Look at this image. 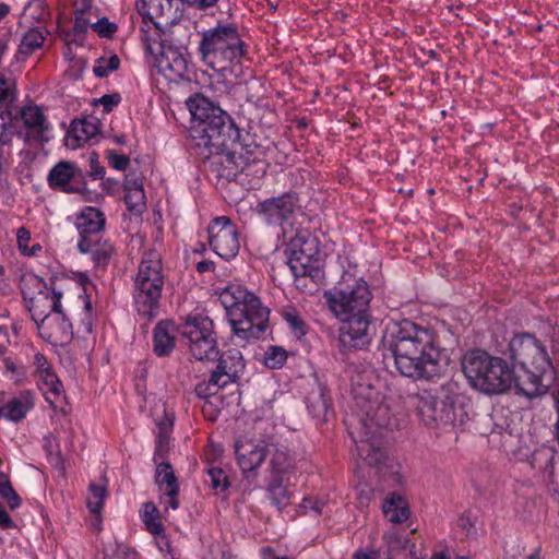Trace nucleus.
Wrapping results in <instances>:
<instances>
[{"mask_svg": "<svg viewBox=\"0 0 559 559\" xmlns=\"http://www.w3.org/2000/svg\"><path fill=\"white\" fill-rule=\"evenodd\" d=\"M329 309L343 321L340 341L346 348L361 349L371 342L369 302L371 293L365 282H355L350 288L324 293Z\"/></svg>", "mask_w": 559, "mask_h": 559, "instance_id": "obj_1", "label": "nucleus"}, {"mask_svg": "<svg viewBox=\"0 0 559 559\" xmlns=\"http://www.w3.org/2000/svg\"><path fill=\"white\" fill-rule=\"evenodd\" d=\"M510 358L524 371L516 381L518 390L532 399L546 392L543 378L554 371L551 358L542 343L532 334L522 333L513 336L509 343Z\"/></svg>", "mask_w": 559, "mask_h": 559, "instance_id": "obj_2", "label": "nucleus"}, {"mask_svg": "<svg viewBox=\"0 0 559 559\" xmlns=\"http://www.w3.org/2000/svg\"><path fill=\"white\" fill-rule=\"evenodd\" d=\"M413 401L420 423L429 428L462 425L467 419L463 396L453 382L441 385L436 392L423 390Z\"/></svg>", "mask_w": 559, "mask_h": 559, "instance_id": "obj_3", "label": "nucleus"}, {"mask_svg": "<svg viewBox=\"0 0 559 559\" xmlns=\"http://www.w3.org/2000/svg\"><path fill=\"white\" fill-rule=\"evenodd\" d=\"M234 332L243 340L259 338L265 331L270 311L246 288L233 285L221 294Z\"/></svg>", "mask_w": 559, "mask_h": 559, "instance_id": "obj_4", "label": "nucleus"}, {"mask_svg": "<svg viewBox=\"0 0 559 559\" xmlns=\"http://www.w3.org/2000/svg\"><path fill=\"white\" fill-rule=\"evenodd\" d=\"M462 370L469 384L486 394L503 393L513 380L512 371L502 358L479 349L463 356Z\"/></svg>", "mask_w": 559, "mask_h": 559, "instance_id": "obj_5", "label": "nucleus"}, {"mask_svg": "<svg viewBox=\"0 0 559 559\" xmlns=\"http://www.w3.org/2000/svg\"><path fill=\"white\" fill-rule=\"evenodd\" d=\"M357 404L362 412L359 419V439L355 440L357 452L369 466H378L385 457V453L380 447L379 437H381L382 429L391 427L389 408L386 405L370 401L369 395L366 403L357 402Z\"/></svg>", "mask_w": 559, "mask_h": 559, "instance_id": "obj_6", "label": "nucleus"}, {"mask_svg": "<svg viewBox=\"0 0 559 559\" xmlns=\"http://www.w3.org/2000/svg\"><path fill=\"white\" fill-rule=\"evenodd\" d=\"M202 61L217 71H225L243 56V44L235 27L225 25L202 34L199 44Z\"/></svg>", "mask_w": 559, "mask_h": 559, "instance_id": "obj_7", "label": "nucleus"}, {"mask_svg": "<svg viewBox=\"0 0 559 559\" xmlns=\"http://www.w3.org/2000/svg\"><path fill=\"white\" fill-rule=\"evenodd\" d=\"M21 289L38 329L59 322L62 293L48 286L39 276L28 273L21 280Z\"/></svg>", "mask_w": 559, "mask_h": 559, "instance_id": "obj_8", "label": "nucleus"}, {"mask_svg": "<svg viewBox=\"0 0 559 559\" xmlns=\"http://www.w3.org/2000/svg\"><path fill=\"white\" fill-rule=\"evenodd\" d=\"M289 252L287 263L297 282L319 276L318 240L308 230H298L289 240Z\"/></svg>", "mask_w": 559, "mask_h": 559, "instance_id": "obj_9", "label": "nucleus"}, {"mask_svg": "<svg viewBox=\"0 0 559 559\" xmlns=\"http://www.w3.org/2000/svg\"><path fill=\"white\" fill-rule=\"evenodd\" d=\"M392 355L397 371L404 377L431 380L442 372L438 347H433V350H428L427 347L403 352L400 349Z\"/></svg>", "mask_w": 559, "mask_h": 559, "instance_id": "obj_10", "label": "nucleus"}, {"mask_svg": "<svg viewBox=\"0 0 559 559\" xmlns=\"http://www.w3.org/2000/svg\"><path fill=\"white\" fill-rule=\"evenodd\" d=\"M386 343L392 354L400 349L403 352L427 347L428 350H433V347H437L433 332L409 320H403L389 328Z\"/></svg>", "mask_w": 559, "mask_h": 559, "instance_id": "obj_11", "label": "nucleus"}, {"mask_svg": "<svg viewBox=\"0 0 559 559\" xmlns=\"http://www.w3.org/2000/svg\"><path fill=\"white\" fill-rule=\"evenodd\" d=\"M194 138L199 139L198 146H203L210 154L227 145L230 138L231 123L228 116L219 108V114H212L203 123L193 126Z\"/></svg>", "mask_w": 559, "mask_h": 559, "instance_id": "obj_12", "label": "nucleus"}, {"mask_svg": "<svg viewBox=\"0 0 559 559\" xmlns=\"http://www.w3.org/2000/svg\"><path fill=\"white\" fill-rule=\"evenodd\" d=\"M243 369L242 358L239 353L223 355L207 382L199 383L195 388L200 396H213L219 389L233 383Z\"/></svg>", "mask_w": 559, "mask_h": 559, "instance_id": "obj_13", "label": "nucleus"}, {"mask_svg": "<svg viewBox=\"0 0 559 559\" xmlns=\"http://www.w3.org/2000/svg\"><path fill=\"white\" fill-rule=\"evenodd\" d=\"M211 248L223 259L234 258L240 248L236 226L226 216L214 218L209 228Z\"/></svg>", "mask_w": 559, "mask_h": 559, "instance_id": "obj_14", "label": "nucleus"}, {"mask_svg": "<svg viewBox=\"0 0 559 559\" xmlns=\"http://www.w3.org/2000/svg\"><path fill=\"white\" fill-rule=\"evenodd\" d=\"M48 183L51 188L66 193L84 194L87 188L80 169L72 163L60 162L49 171Z\"/></svg>", "mask_w": 559, "mask_h": 559, "instance_id": "obj_15", "label": "nucleus"}, {"mask_svg": "<svg viewBox=\"0 0 559 559\" xmlns=\"http://www.w3.org/2000/svg\"><path fill=\"white\" fill-rule=\"evenodd\" d=\"M20 116L24 127V141L29 145H43L49 141L50 123L37 106H25Z\"/></svg>", "mask_w": 559, "mask_h": 559, "instance_id": "obj_16", "label": "nucleus"}, {"mask_svg": "<svg viewBox=\"0 0 559 559\" xmlns=\"http://www.w3.org/2000/svg\"><path fill=\"white\" fill-rule=\"evenodd\" d=\"M270 451V442L262 439H239L235 444L238 465L242 472L258 468Z\"/></svg>", "mask_w": 559, "mask_h": 559, "instance_id": "obj_17", "label": "nucleus"}, {"mask_svg": "<svg viewBox=\"0 0 559 559\" xmlns=\"http://www.w3.org/2000/svg\"><path fill=\"white\" fill-rule=\"evenodd\" d=\"M164 282L135 280L134 301L140 316L151 320L156 316Z\"/></svg>", "mask_w": 559, "mask_h": 559, "instance_id": "obj_18", "label": "nucleus"}, {"mask_svg": "<svg viewBox=\"0 0 559 559\" xmlns=\"http://www.w3.org/2000/svg\"><path fill=\"white\" fill-rule=\"evenodd\" d=\"M297 206L296 195L293 193H285L260 202L257 205V211L259 214L264 215L270 223L277 224L287 219Z\"/></svg>", "mask_w": 559, "mask_h": 559, "instance_id": "obj_19", "label": "nucleus"}, {"mask_svg": "<svg viewBox=\"0 0 559 559\" xmlns=\"http://www.w3.org/2000/svg\"><path fill=\"white\" fill-rule=\"evenodd\" d=\"M157 68L166 79L175 82L186 78L188 73L186 58L181 52L171 47L163 50L157 59Z\"/></svg>", "mask_w": 559, "mask_h": 559, "instance_id": "obj_20", "label": "nucleus"}, {"mask_svg": "<svg viewBox=\"0 0 559 559\" xmlns=\"http://www.w3.org/2000/svg\"><path fill=\"white\" fill-rule=\"evenodd\" d=\"M75 226L80 233L81 239L99 238L98 234L105 227V216L98 209L86 206L78 215Z\"/></svg>", "mask_w": 559, "mask_h": 559, "instance_id": "obj_21", "label": "nucleus"}, {"mask_svg": "<svg viewBox=\"0 0 559 559\" xmlns=\"http://www.w3.org/2000/svg\"><path fill=\"white\" fill-rule=\"evenodd\" d=\"M211 156V165L219 166V176L231 179L237 176L239 171H242L246 165L241 154L236 152H219V150H213V153H209Z\"/></svg>", "mask_w": 559, "mask_h": 559, "instance_id": "obj_22", "label": "nucleus"}, {"mask_svg": "<svg viewBox=\"0 0 559 559\" xmlns=\"http://www.w3.org/2000/svg\"><path fill=\"white\" fill-rule=\"evenodd\" d=\"M213 333V322L205 316L191 314L180 325V334L188 340L189 344Z\"/></svg>", "mask_w": 559, "mask_h": 559, "instance_id": "obj_23", "label": "nucleus"}, {"mask_svg": "<svg viewBox=\"0 0 559 559\" xmlns=\"http://www.w3.org/2000/svg\"><path fill=\"white\" fill-rule=\"evenodd\" d=\"M97 131L98 128L92 120H74L66 135V145L71 150H75L96 135Z\"/></svg>", "mask_w": 559, "mask_h": 559, "instance_id": "obj_24", "label": "nucleus"}, {"mask_svg": "<svg viewBox=\"0 0 559 559\" xmlns=\"http://www.w3.org/2000/svg\"><path fill=\"white\" fill-rule=\"evenodd\" d=\"M124 202L128 209L135 213H142L145 209V193L142 180L129 173L124 179Z\"/></svg>", "mask_w": 559, "mask_h": 559, "instance_id": "obj_25", "label": "nucleus"}, {"mask_svg": "<svg viewBox=\"0 0 559 559\" xmlns=\"http://www.w3.org/2000/svg\"><path fill=\"white\" fill-rule=\"evenodd\" d=\"M78 248L83 253H91L93 261L97 265H106L115 252L114 246L102 238L80 239Z\"/></svg>", "mask_w": 559, "mask_h": 559, "instance_id": "obj_26", "label": "nucleus"}, {"mask_svg": "<svg viewBox=\"0 0 559 559\" xmlns=\"http://www.w3.org/2000/svg\"><path fill=\"white\" fill-rule=\"evenodd\" d=\"M135 280L164 282L162 258L156 250L151 249L144 252Z\"/></svg>", "mask_w": 559, "mask_h": 559, "instance_id": "obj_27", "label": "nucleus"}, {"mask_svg": "<svg viewBox=\"0 0 559 559\" xmlns=\"http://www.w3.org/2000/svg\"><path fill=\"white\" fill-rule=\"evenodd\" d=\"M175 325L173 321H160L154 329L153 349L157 356L169 355L175 347Z\"/></svg>", "mask_w": 559, "mask_h": 559, "instance_id": "obj_28", "label": "nucleus"}, {"mask_svg": "<svg viewBox=\"0 0 559 559\" xmlns=\"http://www.w3.org/2000/svg\"><path fill=\"white\" fill-rule=\"evenodd\" d=\"M271 459L269 463L270 477H289L293 472V460L284 447L270 442Z\"/></svg>", "mask_w": 559, "mask_h": 559, "instance_id": "obj_29", "label": "nucleus"}, {"mask_svg": "<svg viewBox=\"0 0 559 559\" xmlns=\"http://www.w3.org/2000/svg\"><path fill=\"white\" fill-rule=\"evenodd\" d=\"M138 12L144 20L152 22L156 27H160L166 12L171 11L170 0H139L136 2Z\"/></svg>", "mask_w": 559, "mask_h": 559, "instance_id": "obj_30", "label": "nucleus"}, {"mask_svg": "<svg viewBox=\"0 0 559 559\" xmlns=\"http://www.w3.org/2000/svg\"><path fill=\"white\" fill-rule=\"evenodd\" d=\"M266 491L271 503L277 509H284L290 503L289 477H270Z\"/></svg>", "mask_w": 559, "mask_h": 559, "instance_id": "obj_31", "label": "nucleus"}, {"mask_svg": "<svg viewBox=\"0 0 559 559\" xmlns=\"http://www.w3.org/2000/svg\"><path fill=\"white\" fill-rule=\"evenodd\" d=\"M187 107L194 124H200L210 119L212 114H219V107L215 106L203 95L197 94L187 100Z\"/></svg>", "mask_w": 559, "mask_h": 559, "instance_id": "obj_32", "label": "nucleus"}, {"mask_svg": "<svg viewBox=\"0 0 559 559\" xmlns=\"http://www.w3.org/2000/svg\"><path fill=\"white\" fill-rule=\"evenodd\" d=\"M32 405L29 394L24 393L9 400L1 408L0 414L10 420L19 421L25 417Z\"/></svg>", "mask_w": 559, "mask_h": 559, "instance_id": "obj_33", "label": "nucleus"}, {"mask_svg": "<svg viewBox=\"0 0 559 559\" xmlns=\"http://www.w3.org/2000/svg\"><path fill=\"white\" fill-rule=\"evenodd\" d=\"M191 355L198 360H213L218 355L216 337L213 333L189 344Z\"/></svg>", "mask_w": 559, "mask_h": 559, "instance_id": "obj_34", "label": "nucleus"}, {"mask_svg": "<svg viewBox=\"0 0 559 559\" xmlns=\"http://www.w3.org/2000/svg\"><path fill=\"white\" fill-rule=\"evenodd\" d=\"M39 380L43 382V385L46 388L45 393L47 394V400L55 407L58 403L63 399L62 392L63 386L58 379L57 374L51 370V368L37 373Z\"/></svg>", "mask_w": 559, "mask_h": 559, "instance_id": "obj_35", "label": "nucleus"}, {"mask_svg": "<svg viewBox=\"0 0 559 559\" xmlns=\"http://www.w3.org/2000/svg\"><path fill=\"white\" fill-rule=\"evenodd\" d=\"M384 515L392 523H403L408 519L409 510L401 496L392 495L382 507Z\"/></svg>", "mask_w": 559, "mask_h": 559, "instance_id": "obj_36", "label": "nucleus"}, {"mask_svg": "<svg viewBox=\"0 0 559 559\" xmlns=\"http://www.w3.org/2000/svg\"><path fill=\"white\" fill-rule=\"evenodd\" d=\"M47 34L49 33L41 28L28 29L21 39V44L17 50V57L20 58L22 56L23 58H26L27 56L33 53L34 50L40 48Z\"/></svg>", "mask_w": 559, "mask_h": 559, "instance_id": "obj_37", "label": "nucleus"}, {"mask_svg": "<svg viewBox=\"0 0 559 559\" xmlns=\"http://www.w3.org/2000/svg\"><path fill=\"white\" fill-rule=\"evenodd\" d=\"M60 317L59 322H56L50 326L40 328L39 330H43L47 334L48 338L55 342L67 343L70 342L73 336L72 324L66 318L61 309Z\"/></svg>", "mask_w": 559, "mask_h": 559, "instance_id": "obj_38", "label": "nucleus"}, {"mask_svg": "<svg viewBox=\"0 0 559 559\" xmlns=\"http://www.w3.org/2000/svg\"><path fill=\"white\" fill-rule=\"evenodd\" d=\"M142 521L146 530L154 536L164 534V525L159 520V511L153 502H146L142 509Z\"/></svg>", "mask_w": 559, "mask_h": 559, "instance_id": "obj_39", "label": "nucleus"}, {"mask_svg": "<svg viewBox=\"0 0 559 559\" xmlns=\"http://www.w3.org/2000/svg\"><path fill=\"white\" fill-rule=\"evenodd\" d=\"M158 432L156 440L155 460L166 456L169 449V433L173 428V418L165 415L163 420L157 421Z\"/></svg>", "mask_w": 559, "mask_h": 559, "instance_id": "obj_40", "label": "nucleus"}, {"mask_svg": "<svg viewBox=\"0 0 559 559\" xmlns=\"http://www.w3.org/2000/svg\"><path fill=\"white\" fill-rule=\"evenodd\" d=\"M155 481L160 488V490L164 491L179 488L177 477L169 463L157 464Z\"/></svg>", "mask_w": 559, "mask_h": 559, "instance_id": "obj_41", "label": "nucleus"}, {"mask_svg": "<svg viewBox=\"0 0 559 559\" xmlns=\"http://www.w3.org/2000/svg\"><path fill=\"white\" fill-rule=\"evenodd\" d=\"M307 405L313 417L324 418L329 408L324 390L322 388H318L312 391L307 397Z\"/></svg>", "mask_w": 559, "mask_h": 559, "instance_id": "obj_42", "label": "nucleus"}, {"mask_svg": "<svg viewBox=\"0 0 559 559\" xmlns=\"http://www.w3.org/2000/svg\"><path fill=\"white\" fill-rule=\"evenodd\" d=\"M88 496L86 498V504L91 513L99 514L103 509L104 500L107 496V489L105 484L92 483L88 487Z\"/></svg>", "mask_w": 559, "mask_h": 559, "instance_id": "obj_43", "label": "nucleus"}, {"mask_svg": "<svg viewBox=\"0 0 559 559\" xmlns=\"http://www.w3.org/2000/svg\"><path fill=\"white\" fill-rule=\"evenodd\" d=\"M0 495L7 500L11 509L17 508L21 503L20 497L13 489L8 476L3 473H0Z\"/></svg>", "mask_w": 559, "mask_h": 559, "instance_id": "obj_44", "label": "nucleus"}, {"mask_svg": "<svg viewBox=\"0 0 559 559\" xmlns=\"http://www.w3.org/2000/svg\"><path fill=\"white\" fill-rule=\"evenodd\" d=\"M287 359V352L280 346H271L264 355V364L271 369L281 368Z\"/></svg>", "mask_w": 559, "mask_h": 559, "instance_id": "obj_45", "label": "nucleus"}, {"mask_svg": "<svg viewBox=\"0 0 559 559\" xmlns=\"http://www.w3.org/2000/svg\"><path fill=\"white\" fill-rule=\"evenodd\" d=\"M120 60L118 56L114 55L108 59L100 58L97 60L96 66L93 69V72L98 78H105L110 72L117 70L119 68Z\"/></svg>", "mask_w": 559, "mask_h": 559, "instance_id": "obj_46", "label": "nucleus"}, {"mask_svg": "<svg viewBox=\"0 0 559 559\" xmlns=\"http://www.w3.org/2000/svg\"><path fill=\"white\" fill-rule=\"evenodd\" d=\"M25 14H28L31 19L41 22L46 21L49 16L45 0H32L25 8Z\"/></svg>", "mask_w": 559, "mask_h": 559, "instance_id": "obj_47", "label": "nucleus"}, {"mask_svg": "<svg viewBox=\"0 0 559 559\" xmlns=\"http://www.w3.org/2000/svg\"><path fill=\"white\" fill-rule=\"evenodd\" d=\"M15 98V82L0 73V106L11 104Z\"/></svg>", "mask_w": 559, "mask_h": 559, "instance_id": "obj_48", "label": "nucleus"}, {"mask_svg": "<svg viewBox=\"0 0 559 559\" xmlns=\"http://www.w3.org/2000/svg\"><path fill=\"white\" fill-rule=\"evenodd\" d=\"M283 317L296 334H306L305 322L295 309H285L283 312Z\"/></svg>", "mask_w": 559, "mask_h": 559, "instance_id": "obj_49", "label": "nucleus"}, {"mask_svg": "<svg viewBox=\"0 0 559 559\" xmlns=\"http://www.w3.org/2000/svg\"><path fill=\"white\" fill-rule=\"evenodd\" d=\"M207 474L213 489L224 491L228 487V478L222 468H210Z\"/></svg>", "mask_w": 559, "mask_h": 559, "instance_id": "obj_50", "label": "nucleus"}, {"mask_svg": "<svg viewBox=\"0 0 559 559\" xmlns=\"http://www.w3.org/2000/svg\"><path fill=\"white\" fill-rule=\"evenodd\" d=\"M94 32L100 37H111L117 32V25L110 22L107 17L98 20L96 23L91 25Z\"/></svg>", "mask_w": 559, "mask_h": 559, "instance_id": "obj_51", "label": "nucleus"}, {"mask_svg": "<svg viewBox=\"0 0 559 559\" xmlns=\"http://www.w3.org/2000/svg\"><path fill=\"white\" fill-rule=\"evenodd\" d=\"M385 539L388 543V559H394L395 552L404 549L408 544V540H402L395 533H390L385 536Z\"/></svg>", "mask_w": 559, "mask_h": 559, "instance_id": "obj_52", "label": "nucleus"}, {"mask_svg": "<svg viewBox=\"0 0 559 559\" xmlns=\"http://www.w3.org/2000/svg\"><path fill=\"white\" fill-rule=\"evenodd\" d=\"M107 158L111 167L117 170H126L130 163V159L127 155L118 154L115 151H108Z\"/></svg>", "mask_w": 559, "mask_h": 559, "instance_id": "obj_53", "label": "nucleus"}, {"mask_svg": "<svg viewBox=\"0 0 559 559\" xmlns=\"http://www.w3.org/2000/svg\"><path fill=\"white\" fill-rule=\"evenodd\" d=\"M12 165V152L9 144H0V173H7Z\"/></svg>", "mask_w": 559, "mask_h": 559, "instance_id": "obj_54", "label": "nucleus"}, {"mask_svg": "<svg viewBox=\"0 0 559 559\" xmlns=\"http://www.w3.org/2000/svg\"><path fill=\"white\" fill-rule=\"evenodd\" d=\"M17 246L21 252H28V242L31 240V233L25 227H20L16 234Z\"/></svg>", "mask_w": 559, "mask_h": 559, "instance_id": "obj_55", "label": "nucleus"}, {"mask_svg": "<svg viewBox=\"0 0 559 559\" xmlns=\"http://www.w3.org/2000/svg\"><path fill=\"white\" fill-rule=\"evenodd\" d=\"M178 492L179 488L165 491L164 496L162 497V503H164L166 507H170L173 510H176L179 506Z\"/></svg>", "mask_w": 559, "mask_h": 559, "instance_id": "obj_56", "label": "nucleus"}, {"mask_svg": "<svg viewBox=\"0 0 559 559\" xmlns=\"http://www.w3.org/2000/svg\"><path fill=\"white\" fill-rule=\"evenodd\" d=\"M120 97L118 94L104 95L98 99V103L104 107L105 112L112 110L114 106L118 105Z\"/></svg>", "mask_w": 559, "mask_h": 559, "instance_id": "obj_57", "label": "nucleus"}, {"mask_svg": "<svg viewBox=\"0 0 559 559\" xmlns=\"http://www.w3.org/2000/svg\"><path fill=\"white\" fill-rule=\"evenodd\" d=\"M2 362H3L5 371L11 373L12 376L23 374V372H24L23 367L20 364L15 362L12 358L4 357L2 359Z\"/></svg>", "mask_w": 559, "mask_h": 559, "instance_id": "obj_58", "label": "nucleus"}, {"mask_svg": "<svg viewBox=\"0 0 559 559\" xmlns=\"http://www.w3.org/2000/svg\"><path fill=\"white\" fill-rule=\"evenodd\" d=\"M12 136V128L4 122V118L0 115V144H9Z\"/></svg>", "mask_w": 559, "mask_h": 559, "instance_id": "obj_59", "label": "nucleus"}, {"mask_svg": "<svg viewBox=\"0 0 559 559\" xmlns=\"http://www.w3.org/2000/svg\"><path fill=\"white\" fill-rule=\"evenodd\" d=\"M10 331L7 326L0 325V355L4 354L10 345Z\"/></svg>", "mask_w": 559, "mask_h": 559, "instance_id": "obj_60", "label": "nucleus"}, {"mask_svg": "<svg viewBox=\"0 0 559 559\" xmlns=\"http://www.w3.org/2000/svg\"><path fill=\"white\" fill-rule=\"evenodd\" d=\"M34 364L36 366V372L37 373H39L41 371H45V370L50 368V365L48 364L46 357L43 354H40V353H37L34 356Z\"/></svg>", "mask_w": 559, "mask_h": 559, "instance_id": "obj_61", "label": "nucleus"}, {"mask_svg": "<svg viewBox=\"0 0 559 559\" xmlns=\"http://www.w3.org/2000/svg\"><path fill=\"white\" fill-rule=\"evenodd\" d=\"M87 25H88V23L83 17V15H79V16L75 17V23H74L75 32L84 33L86 31V28H87Z\"/></svg>", "mask_w": 559, "mask_h": 559, "instance_id": "obj_62", "label": "nucleus"}, {"mask_svg": "<svg viewBox=\"0 0 559 559\" xmlns=\"http://www.w3.org/2000/svg\"><path fill=\"white\" fill-rule=\"evenodd\" d=\"M378 558H379V552L376 550H371L369 552L358 551L355 554L353 559H378Z\"/></svg>", "mask_w": 559, "mask_h": 559, "instance_id": "obj_63", "label": "nucleus"}, {"mask_svg": "<svg viewBox=\"0 0 559 559\" xmlns=\"http://www.w3.org/2000/svg\"><path fill=\"white\" fill-rule=\"evenodd\" d=\"M261 555L263 559H289L288 557H277L274 555L272 548L263 547L261 549Z\"/></svg>", "mask_w": 559, "mask_h": 559, "instance_id": "obj_64", "label": "nucleus"}]
</instances>
